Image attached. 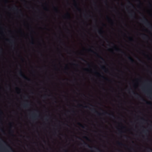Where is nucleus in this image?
Here are the masks:
<instances>
[{"label": "nucleus", "mask_w": 152, "mask_h": 152, "mask_svg": "<svg viewBox=\"0 0 152 152\" xmlns=\"http://www.w3.org/2000/svg\"><path fill=\"white\" fill-rule=\"evenodd\" d=\"M19 75L22 78H23L24 79L28 81H30V79L28 78L27 77H26L23 74L22 71L21 70H20L19 72Z\"/></svg>", "instance_id": "obj_3"}, {"label": "nucleus", "mask_w": 152, "mask_h": 152, "mask_svg": "<svg viewBox=\"0 0 152 152\" xmlns=\"http://www.w3.org/2000/svg\"><path fill=\"white\" fill-rule=\"evenodd\" d=\"M83 141V144L84 145H86V146H87L88 148H90L91 150L92 149V148H93L92 147L90 146L88 143H87L85 142L84 141Z\"/></svg>", "instance_id": "obj_8"}, {"label": "nucleus", "mask_w": 152, "mask_h": 152, "mask_svg": "<svg viewBox=\"0 0 152 152\" xmlns=\"http://www.w3.org/2000/svg\"><path fill=\"white\" fill-rule=\"evenodd\" d=\"M66 16H67L69 18H70V14L68 13H67L66 15Z\"/></svg>", "instance_id": "obj_24"}, {"label": "nucleus", "mask_w": 152, "mask_h": 152, "mask_svg": "<svg viewBox=\"0 0 152 152\" xmlns=\"http://www.w3.org/2000/svg\"><path fill=\"white\" fill-rule=\"evenodd\" d=\"M115 50L117 52H118L120 51H121L119 48H116L115 47Z\"/></svg>", "instance_id": "obj_18"}, {"label": "nucleus", "mask_w": 152, "mask_h": 152, "mask_svg": "<svg viewBox=\"0 0 152 152\" xmlns=\"http://www.w3.org/2000/svg\"><path fill=\"white\" fill-rule=\"evenodd\" d=\"M61 55L63 57H64L63 56L62 54H61Z\"/></svg>", "instance_id": "obj_46"}, {"label": "nucleus", "mask_w": 152, "mask_h": 152, "mask_svg": "<svg viewBox=\"0 0 152 152\" xmlns=\"http://www.w3.org/2000/svg\"><path fill=\"white\" fill-rule=\"evenodd\" d=\"M88 50L89 51L91 52L96 54V56H98L99 58H100L101 60H102L103 61H105V60H104V59L102 57L100 56L99 55V54L95 52L93 50H92L91 49H89Z\"/></svg>", "instance_id": "obj_5"}, {"label": "nucleus", "mask_w": 152, "mask_h": 152, "mask_svg": "<svg viewBox=\"0 0 152 152\" xmlns=\"http://www.w3.org/2000/svg\"><path fill=\"white\" fill-rule=\"evenodd\" d=\"M77 137V138H79V139H80V138L79 137Z\"/></svg>", "instance_id": "obj_45"}, {"label": "nucleus", "mask_w": 152, "mask_h": 152, "mask_svg": "<svg viewBox=\"0 0 152 152\" xmlns=\"http://www.w3.org/2000/svg\"><path fill=\"white\" fill-rule=\"evenodd\" d=\"M143 133L144 134H146L147 132H149V131H148V130H143Z\"/></svg>", "instance_id": "obj_21"}, {"label": "nucleus", "mask_w": 152, "mask_h": 152, "mask_svg": "<svg viewBox=\"0 0 152 152\" xmlns=\"http://www.w3.org/2000/svg\"><path fill=\"white\" fill-rule=\"evenodd\" d=\"M46 9H47V8H45V10H46Z\"/></svg>", "instance_id": "obj_47"}, {"label": "nucleus", "mask_w": 152, "mask_h": 152, "mask_svg": "<svg viewBox=\"0 0 152 152\" xmlns=\"http://www.w3.org/2000/svg\"><path fill=\"white\" fill-rule=\"evenodd\" d=\"M128 4L130 5L133 7H134V6L132 4L130 1H128Z\"/></svg>", "instance_id": "obj_19"}, {"label": "nucleus", "mask_w": 152, "mask_h": 152, "mask_svg": "<svg viewBox=\"0 0 152 152\" xmlns=\"http://www.w3.org/2000/svg\"><path fill=\"white\" fill-rule=\"evenodd\" d=\"M103 114H104V115L107 114V115H111V116H113V117H114V118L115 117L114 115L113 114H110L108 113L107 112H105L104 113H103Z\"/></svg>", "instance_id": "obj_11"}, {"label": "nucleus", "mask_w": 152, "mask_h": 152, "mask_svg": "<svg viewBox=\"0 0 152 152\" xmlns=\"http://www.w3.org/2000/svg\"><path fill=\"white\" fill-rule=\"evenodd\" d=\"M29 105V104H28V102H27L25 104H23V107L24 108L27 107Z\"/></svg>", "instance_id": "obj_12"}, {"label": "nucleus", "mask_w": 152, "mask_h": 152, "mask_svg": "<svg viewBox=\"0 0 152 152\" xmlns=\"http://www.w3.org/2000/svg\"><path fill=\"white\" fill-rule=\"evenodd\" d=\"M147 149H148L150 151H151L152 152V149L151 148H148Z\"/></svg>", "instance_id": "obj_29"}, {"label": "nucleus", "mask_w": 152, "mask_h": 152, "mask_svg": "<svg viewBox=\"0 0 152 152\" xmlns=\"http://www.w3.org/2000/svg\"><path fill=\"white\" fill-rule=\"evenodd\" d=\"M139 60L140 61H141L140 59H139Z\"/></svg>", "instance_id": "obj_44"}, {"label": "nucleus", "mask_w": 152, "mask_h": 152, "mask_svg": "<svg viewBox=\"0 0 152 152\" xmlns=\"http://www.w3.org/2000/svg\"><path fill=\"white\" fill-rule=\"evenodd\" d=\"M96 74H97L98 75H99V76H101V77H102L104 79H106V80H108V79H107L106 78H105L104 77V76H102L98 72H96Z\"/></svg>", "instance_id": "obj_13"}, {"label": "nucleus", "mask_w": 152, "mask_h": 152, "mask_svg": "<svg viewBox=\"0 0 152 152\" xmlns=\"http://www.w3.org/2000/svg\"><path fill=\"white\" fill-rule=\"evenodd\" d=\"M128 58L129 60L132 63H133L134 62V60L131 56H128Z\"/></svg>", "instance_id": "obj_6"}, {"label": "nucleus", "mask_w": 152, "mask_h": 152, "mask_svg": "<svg viewBox=\"0 0 152 152\" xmlns=\"http://www.w3.org/2000/svg\"><path fill=\"white\" fill-rule=\"evenodd\" d=\"M91 106H93V105H91Z\"/></svg>", "instance_id": "obj_49"}, {"label": "nucleus", "mask_w": 152, "mask_h": 152, "mask_svg": "<svg viewBox=\"0 0 152 152\" xmlns=\"http://www.w3.org/2000/svg\"><path fill=\"white\" fill-rule=\"evenodd\" d=\"M135 13L134 12L132 11V12L129 13L130 16L131 18H133L134 17Z\"/></svg>", "instance_id": "obj_10"}, {"label": "nucleus", "mask_w": 152, "mask_h": 152, "mask_svg": "<svg viewBox=\"0 0 152 152\" xmlns=\"http://www.w3.org/2000/svg\"><path fill=\"white\" fill-rule=\"evenodd\" d=\"M129 40L131 41H133V39H132V38H131V37H129Z\"/></svg>", "instance_id": "obj_27"}, {"label": "nucleus", "mask_w": 152, "mask_h": 152, "mask_svg": "<svg viewBox=\"0 0 152 152\" xmlns=\"http://www.w3.org/2000/svg\"><path fill=\"white\" fill-rule=\"evenodd\" d=\"M142 120H143V121H145V119H143V118H142Z\"/></svg>", "instance_id": "obj_38"}, {"label": "nucleus", "mask_w": 152, "mask_h": 152, "mask_svg": "<svg viewBox=\"0 0 152 152\" xmlns=\"http://www.w3.org/2000/svg\"><path fill=\"white\" fill-rule=\"evenodd\" d=\"M31 43L32 45H34V42L33 41L31 42Z\"/></svg>", "instance_id": "obj_36"}, {"label": "nucleus", "mask_w": 152, "mask_h": 152, "mask_svg": "<svg viewBox=\"0 0 152 152\" xmlns=\"http://www.w3.org/2000/svg\"><path fill=\"white\" fill-rule=\"evenodd\" d=\"M0 113L1 114H3V112L0 110Z\"/></svg>", "instance_id": "obj_35"}, {"label": "nucleus", "mask_w": 152, "mask_h": 152, "mask_svg": "<svg viewBox=\"0 0 152 152\" xmlns=\"http://www.w3.org/2000/svg\"><path fill=\"white\" fill-rule=\"evenodd\" d=\"M53 8L55 12H58V10L57 8L54 7H53Z\"/></svg>", "instance_id": "obj_22"}, {"label": "nucleus", "mask_w": 152, "mask_h": 152, "mask_svg": "<svg viewBox=\"0 0 152 152\" xmlns=\"http://www.w3.org/2000/svg\"><path fill=\"white\" fill-rule=\"evenodd\" d=\"M133 94L134 95V96L137 98V99H142V101L145 102H146V103L149 105H151V102H148L145 100L143 98L141 97V96L139 95V94H138L137 93H135L134 92H133Z\"/></svg>", "instance_id": "obj_2"}, {"label": "nucleus", "mask_w": 152, "mask_h": 152, "mask_svg": "<svg viewBox=\"0 0 152 152\" xmlns=\"http://www.w3.org/2000/svg\"><path fill=\"white\" fill-rule=\"evenodd\" d=\"M65 152H67V151L66 150H65Z\"/></svg>", "instance_id": "obj_42"}, {"label": "nucleus", "mask_w": 152, "mask_h": 152, "mask_svg": "<svg viewBox=\"0 0 152 152\" xmlns=\"http://www.w3.org/2000/svg\"><path fill=\"white\" fill-rule=\"evenodd\" d=\"M46 96H47V95H44V96H43V97L44 98H46Z\"/></svg>", "instance_id": "obj_32"}, {"label": "nucleus", "mask_w": 152, "mask_h": 152, "mask_svg": "<svg viewBox=\"0 0 152 152\" xmlns=\"http://www.w3.org/2000/svg\"><path fill=\"white\" fill-rule=\"evenodd\" d=\"M8 147H9V148L12 151V152H14V151H13L12 150V148H11L10 146H8Z\"/></svg>", "instance_id": "obj_31"}, {"label": "nucleus", "mask_w": 152, "mask_h": 152, "mask_svg": "<svg viewBox=\"0 0 152 152\" xmlns=\"http://www.w3.org/2000/svg\"><path fill=\"white\" fill-rule=\"evenodd\" d=\"M98 32V33L100 35L102 34V32H103V31L101 30H99Z\"/></svg>", "instance_id": "obj_20"}, {"label": "nucleus", "mask_w": 152, "mask_h": 152, "mask_svg": "<svg viewBox=\"0 0 152 152\" xmlns=\"http://www.w3.org/2000/svg\"><path fill=\"white\" fill-rule=\"evenodd\" d=\"M79 107H83V105H82V104H80L79 105Z\"/></svg>", "instance_id": "obj_34"}, {"label": "nucleus", "mask_w": 152, "mask_h": 152, "mask_svg": "<svg viewBox=\"0 0 152 152\" xmlns=\"http://www.w3.org/2000/svg\"><path fill=\"white\" fill-rule=\"evenodd\" d=\"M142 37L144 39H146L147 38H148V37L147 35L145 34H142Z\"/></svg>", "instance_id": "obj_9"}, {"label": "nucleus", "mask_w": 152, "mask_h": 152, "mask_svg": "<svg viewBox=\"0 0 152 152\" xmlns=\"http://www.w3.org/2000/svg\"><path fill=\"white\" fill-rule=\"evenodd\" d=\"M7 41L8 42H10V40H9V39H7Z\"/></svg>", "instance_id": "obj_39"}, {"label": "nucleus", "mask_w": 152, "mask_h": 152, "mask_svg": "<svg viewBox=\"0 0 152 152\" xmlns=\"http://www.w3.org/2000/svg\"><path fill=\"white\" fill-rule=\"evenodd\" d=\"M101 68H102V70H106L105 67L104 66H102V67H101Z\"/></svg>", "instance_id": "obj_25"}, {"label": "nucleus", "mask_w": 152, "mask_h": 152, "mask_svg": "<svg viewBox=\"0 0 152 152\" xmlns=\"http://www.w3.org/2000/svg\"><path fill=\"white\" fill-rule=\"evenodd\" d=\"M141 21L149 28L152 30V25L145 17H143V19H141Z\"/></svg>", "instance_id": "obj_1"}, {"label": "nucleus", "mask_w": 152, "mask_h": 152, "mask_svg": "<svg viewBox=\"0 0 152 152\" xmlns=\"http://www.w3.org/2000/svg\"><path fill=\"white\" fill-rule=\"evenodd\" d=\"M84 138L87 140H89V138L86 136L84 137Z\"/></svg>", "instance_id": "obj_26"}, {"label": "nucleus", "mask_w": 152, "mask_h": 152, "mask_svg": "<svg viewBox=\"0 0 152 152\" xmlns=\"http://www.w3.org/2000/svg\"><path fill=\"white\" fill-rule=\"evenodd\" d=\"M2 48H1V49H0V53H1L2 52Z\"/></svg>", "instance_id": "obj_33"}, {"label": "nucleus", "mask_w": 152, "mask_h": 152, "mask_svg": "<svg viewBox=\"0 0 152 152\" xmlns=\"http://www.w3.org/2000/svg\"><path fill=\"white\" fill-rule=\"evenodd\" d=\"M12 9L13 10H16L17 11L18 10V7L16 6H15V7H13L12 8Z\"/></svg>", "instance_id": "obj_15"}, {"label": "nucleus", "mask_w": 152, "mask_h": 152, "mask_svg": "<svg viewBox=\"0 0 152 152\" xmlns=\"http://www.w3.org/2000/svg\"><path fill=\"white\" fill-rule=\"evenodd\" d=\"M75 7L76 9L79 11H80V9H79L77 6L76 5H75Z\"/></svg>", "instance_id": "obj_23"}, {"label": "nucleus", "mask_w": 152, "mask_h": 152, "mask_svg": "<svg viewBox=\"0 0 152 152\" xmlns=\"http://www.w3.org/2000/svg\"><path fill=\"white\" fill-rule=\"evenodd\" d=\"M117 144L119 146H122V145H125L123 143H122L121 142H117Z\"/></svg>", "instance_id": "obj_14"}, {"label": "nucleus", "mask_w": 152, "mask_h": 152, "mask_svg": "<svg viewBox=\"0 0 152 152\" xmlns=\"http://www.w3.org/2000/svg\"><path fill=\"white\" fill-rule=\"evenodd\" d=\"M107 18L108 20H110L111 21H112L111 19L110 18H109V17H107Z\"/></svg>", "instance_id": "obj_28"}, {"label": "nucleus", "mask_w": 152, "mask_h": 152, "mask_svg": "<svg viewBox=\"0 0 152 152\" xmlns=\"http://www.w3.org/2000/svg\"><path fill=\"white\" fill-rule=\"evenodd\" d=\"M37 116V114L36 113H34L31 116V118L33 120H34L36 119Z\"/></svg>", "instance_id": "obj_7"}, {"label": "nucleus", "mask_w": 152, "mask_h": 152, "mask_svg": "<svg viewBox=\"0 0 152 152\" xmlns=\"http://www.w3.org/2000/svg\"><path fill=\"white\" fill-rule=\"evenodd\" d=\"M16 89H18V90L19 89V88H16Z\"/></svg>", "instance_id": "obj_41"}, {"label": "nucleus", "mask_w": 152, "mask_h": 152, "mask_svg": "<svg viewBox=\"0 0 152 152\" xmlns=\"http://www.w3.org/2000/svg\"><path fill=\"white\" fill-rule=\"evenodd\" d=\"M78 124L79 125L80 127H82V128H85L84 126L82 124H81L80 123H78Z\"/></svg>", "instance_id": "obj_16"}, {"label": "nucleus", "mask_w": 152, "mask_h": 152, "mask_svg": "<svg viewBox=\"0 0 152 152\" xmlns=\"http://www.w3.org/2000/svg\"><path fill=\"white\" fill-rule=\"evenodd\" d=\"M85 70L86 71H87L88 70V69H85Z\"/></svg>", "instance_id": "obj_40"}, {"label": "nucleus", "mask_w": 152, "mask_h": 152, "mask_svg": "<svg viewBox=\"0 0 152 152\" xmlns=\"http://www.w3.org/2000/svg\"><path fill=\"white\" fill-rule=\"evenodd\" d=\"M121 52H122V53H124V52L122 51H121Z\"/></svg>", "instance_id": "obj_43"}, {"label": "nucleus", "mask_w": 152, "mask_h": 152, "mask_svg": "<svg viewBox=\"0 0 152 152\" xmlns=\"http://www.w3.org/2000/svg\"><path fill=\"white\" fill-rule=\"evenodd\" d=\"M10 44H12L13 43H14V42H13V40H12L11 41V42H10Z\"/></svg>", "instance_id": "obj_30"}, {"label": "nucleus", "mask_w": 152, "mask_h": 152, "mask_svg": "<svg viewBox=\"0 0 152 152\" xmlns=\"http://www.w3.org/2000/svg\"><path fill=\"white\" fill-rule=\"evenodd\" d=\"M102 37H104L103 36H102Z\"/></svg>", "instance_id": "obj_48"}, {"label": "nucleus", "mask_w": 152, "mask_h": 152, "mask_svg": "<svg viewBox=\"0 0 152 152\" xmlns=\"http://www.w3.org/2000/svg\"><path fill=\"white\" fill-rule=\"evenodd\" d=\"M81 60H83V61H85L86 62H87V61L85 60H84L83 58H81Z\"/></svg>", "instance_id": "obj_37"}, {"label": "nucleus", "mask_w": 152, "mask_h": 152, "mask_svg": "<svg viewBox=\"0 0 152 152\" xmlns=\"http://www.w3.org/2000/svg\"><path fill=\"white\" fill-rule=\"evenodd\" d=\"M84 107L86 108H89L93 112H94L96 113V114H97L98 115H101V114L99 113L94 108H91L90 107H88L87 106H86Z\"/></svg>", "instance_id": "obj_4"}, {"label": "nucleus", "mask_w": 152, "mask_h": 152, "mask_svg": "<svg viewBox=\"0 0 152 152\" xmlns=\"http://www.w3.org/2000/svg\"><path fill=\"white\" fill-rule=\"evenodd\" d=\"M94 147L95 149H96V150H97L98 151H99V152H103L101 150H100L99 149L97 148H96V147Z\"/></svg>", "instance_id": "obj_17"}, {"label": "nucleus", "mask_w": 152, "mask_h": 152, "mask_svg": "<svg viewBox=\"0 0 152 152\" xmlns=\"http://www.w3.org/2000/svg\"><path fill=\"white\" fill-rule=\"evenodd\" d=\"M12 132H13V131H12Z\"/></svg>", "instance_id": "obj_50"}]
</instances>
